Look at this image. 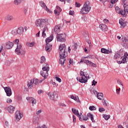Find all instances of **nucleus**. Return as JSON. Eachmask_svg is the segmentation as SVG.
I'll use <instances>...</instances> for the list:
<instances>
[{"instance_id": "nucleus-34", "label": "nucleus", "mask_w": 128, "mask_h": 128, "mask_svg": "<svg viewBox=\"0 0 128 128\" xmlns=\"http://www.w3.org/2000/svg\"><path fill=\"white\" fill-rule=\"evenodd\" d=\"M32 80H33V83L36 86H37V84H40V80H38V78H33Z\"/></svg>"}, {"instance_id": "nucleus-38", "label": "nucleus", "mask_w": 128, "mask_h": 128, "mask_svg": "<svg viewBox=\"0 0 128 128\" xmlns=\"http://www.w3.org/2000/svg\"><path fill=\"white\" fill-rule=\"evenodd\" d=\"M103 118L106 120H108L109 118H110V115H106V114H103Z\"/></svg>"}, {"instance_id": "nucleus-7", "label": "nucleus", "mask_w": 128, "mask_h": 128, "mask_svg": "<svg viewBox=\"0 0 128 128\" xmlns=\"http://www.w3.org/2000/svg\"><path fill=\"white\" fill-rule=\"evenodd\" d=\"M56 38L57 42H66V34H57Z\"/></svg>"}, {"instance_id": "nucleus-25", "label": "nucleus", "mask_w": 128, "mask_h": 128, "mask_svg": "<svg viewBox=\"0 0 128 128\" xmlns=\"http://www.w3.org/2000/svg\"><path fill=\"white\" fill-rule=\"evenodd\" d=\"M52 46L50 43H46V52H50L52 50Z\"/></svg>"}, {"instance_id": "nucleus-60", "label": "nucleus", "mask_w": 128, "mask_h": 128, "mask_svg": "<svg viewBox=\"0 0 128 128\" xmlns=\"http://www.w3.org/2000/svg\"><path fill=\"white\" fill-rule=\"evenodd\" d=\"M69 14H70V16H74V11L70 10Z\"/></svg>"}, {"instance_id": "nucleus-26", "label": "nucleus", "mask_w": 128, "mask_h": 128, "mask_svg": "<svg viewBox=\"0 0 128 128\" xmlns=\"http://www.w3.org/2000/svg\"><path fill=\"white\" fill-rule=\"evenodd\" d=\"M42 70L43 72H48L50 71V66H48V64H46V66L43 67Z\"/></svg>"}, {"instance_id": "nucleus-63", "label": "nucleus", "mask_w": 128, "mask_h": 128, "mask_svg": "<svg viewBox=\"0 0 128 128\" xmlns=\"http://www.w3.org/2000/svg\"><path fill=\"white\" fill-rule=\"evenodd\" d=\"M40 128H48V127L46 126V124H43L41 126H40Z\"/></svg>"}, {"instance_id": "nucleus-53", "label": "nucleus", "mask_w": 128, "mask_h": 128, "mask_svg": "<svg viewBox=\"0 0 128 128\" xmlns=\"http://www.w3.org/2000/svg\"><path fill=\"white\" fill-rule=\"evenodd\" d=\"M14 42L15 44H18L20 42V40H16L14 41Z\"/></svg>"}, {"instance_id": "nucleus-11", "label": "nucleus", "mask_w": 128, "mask_h": 128, "mask_svg": "<svg viewBox=\"0 0 128 128\" xmlns=\"http://www.w3.org/2000/svg\"><path fill=\"white\" fill-rule=\"evenodd\" d=\"M4 90H5V92L7 96H10L12 93V89L10 87H5L4 88Z\"/></svg>"}, {"instance_id": "nucleus-27", "label": "nucleus", "mask_w": 128, "mask_h": 128, "mask_svg": "<svg viewBox=\"0 0 128 128\" xmlns=\"http://www.w3.org/2000/svg\"><path fill=\"white\" fill-rule=\"evenodd\" d=\"M70 98L72 100H75L77 102H80V98H78V96H74L73 95H71L70 96Z\"/></svg>"}, {"instance_id": "nucleus-36", "label": "nucleus", "mask_w": 128, "mask_h": 128, "mask_svg": "<svg viewBox=\"0 0 128 128\" xmlns=\"http://www.w3.org/2000/svg\"><path fill=\"white\" fill-rule=\"evenodd\" d=\"M27 46H28L29 48H32L34 46V42H27L26 44Z\"/></svg>"}, {"instance_id": "nucleus-17", "label": "nucleus", "mask_w": 128, "mask_h": 128, "mask_svg": "<svg viewBox=\"0 0 128 128\" xmlns=\"http://www.w3.org/2000/svg\"><path fill=\"white\" fill-rule=\"evenodd\" d=\"M119 24H120V28H124L126 27V22H124V20L122 18H120L119 20Z\"/></svg>"}, {"instance_id": "nucleus-20", "label": "nucleus", "mask_w": 128, "mask_h": 128, "mask_svg": "<svg viewBox=\"0 0 128 128\" xmlns=\"http://www.w3.org/2000/svg\"><path fill=\"white\" fill-rule=\"evenodd\" d=\"M12 46H14V44L12 42L8 41L6 43V48L7 50H10V48H12Z\"/></svg>"}, {"instance_id": "nucleus-50", "label": "nucleus", "mask_w": 128, "mask_h": 128, "mask_svg": "<svg viewBox=\"0 0 128 128\" xmlns=\"http://www.w3.org/2000/svg\"><path fill=\"white\" fill-rule=\"evenodd\" d=\"M105 110H104V108H99L98 109V111L100 112H104Z\"/></svg>"}, {"instance_id": "nucleus-3", "label": "nucleus", "mask_w": 128, "mask_h": 128, "mask_svg": "<svg viewBox=\"0 0 128 128\" xmlns=\"http://www.w3.org/2000/svg\"><path fill=\"white\" fill-rule=\"evenodd\" d=\"M48 20L47 18H38L34 22V24L36 28H42L44 26V24H48Z\"/></svg>"}, {"instance_id": "nucleus-61", "label": "nucleus", "mask_w": 128, "mask_h": 128, "mask_svg": "<svg viewBox=\"0 0 128 128\" xmlns=\"http://www.w3.org/2000/svg\"><path fill=\"white\" fill-rule=\"evenodd\" d=\"M42 38H46V32H42Z\"/></svg>"}, {"instance_id": "nucleus-15", "label": "nucleus", "mask_w": 128, "mask_h": 128, "mask_svg": "<svg viewBox=\"0 0 128 128\" xmlns=\"http://www.w3.org/2000/svg\"><path fill=\"white\" fill-rule=\"evenodd\" d=\"M101 52L102 54H109L112 53V50H106V48H101Z\"/></svg>"}, {"instance_id": "nucleus-14", "label": "nucleus", "mask_w": 128, "mask_h": 128, "mask_svg": "<svg viewBox=\"0 0 128 128\" xmlns=\"http://www.w3.org/2000/svg\"><path fill=\"white\" fill-rule=\"evenodd\" d=\"M62 10V8H60V7L57 6H56V9L54 10V14H55L56 16H60Z\"/></svg>"}, {"instance_id": "nucleus-2", "label": "nucleus", "mask_w": 128, "mask_h": 128, "mask_svg": "<svg viewBox=\"0 0 128 128\" xmlns=\"http://www.w3.org/2000/svg\"><path fill=\"white\" fill-rule=\"evenodd\" d=\"M80 76L81 78H77V80H78L81 84H86L88 80H90V75H88V72L84 71H80Z\"/></svg>"}, {"instance_id": "nucleus-13", "label": "nucleus", "mask_w": 128, "mask_h": 128, "mask_svg": "<svg viewBox=\"0 0 128 128\" xmlns=\"http://www.w3.org/2000/svg\"><path fill=\"white\" fill-rule=\"evenodd\" d=\"M26 100H28V102H32V106L36 104V100L33 97H26Z\"/></svg>"}, {"instance_id": "nucleus-42", "label": "nucleus", "mask_w": 128, "mask_h": 128, "mask_svg": "<svg viewBox=\"0 0 128 128\" xmlns=\"http://www.w3.org/2000/svg\"><path fill=\"white\" fill-rule=\"evenodd\" d=\"M12 34L14 36H16V34H18V30H14L12 31Z\"/></svg>"}, {"instance_id": "nucleus-8", "label": "nucleus", "mask_w": 128, "mask_h": 128, "mask_svg": "<svg viewBox=\"0 0 128 128\" xmlns=\"http://www.w3.org/2000/svg\"><path fill=\"white\" fill-rule=\"evenodd\" d=\"M22 116V113L20 112L19 110H17L16 112V122H20V120Z\"/></svg>"}, {"instance_id": "nucleus-23", "label": "nucleus", "mask_w": 128, "mask_h": 128, "mask_svg": "<svg viewBox=\"0 0 128 128\" xmlns=\"http://www.w3.org/2000/svg\"><path fill=\"white\" fill-rule=\"evenodd\" d=\"M16 30L18 34H24V27L21 26L19 27Z\"/></svg>"}, {"instance_id": "nucleus-48", "label": "nucleus", "mask_w": 128, "mask_h": 128, "mask_svg": "<svg viewBox=\"0 0 128 128\" xmlns=\"http://www.w3.org/2000/svg\"><path fill=\"white\" fill-rule=\"evenodd\" d=\"M12 102V99L10 98H7V100H6L7 104H10V102Z\"/></svg>"}, {"instance_id": "nucleus-35", "label": "nucleus", "mask_w": 128, "mask_h": 128, "mask_svg": "<svg viewBox=\"0 0 128 128\" xmlns=\"http://www.w3.org/2000/svg\"><path fill=\"white\" fill-rule=\"evenodd\" d=\"M119 58H122L120 56V52H117L115 53V54L114 56V58L118 59Z\"/></svg>"}, {"instance_id": "nucleus-55", "label": "nucleus", "mask_w": 128, "mask_h": 128, "mask_svg": "<svg viewBox=\"0 0 128 128\" xmlns=\"http://www.w3.org/2000/svg\"><path fill=\"white\" fill-rule=\"evenodd\" d=\"M116 94H119L120 92V88H116Z\"/></svg>"}, {"instance_id": "nucleus-46", "label": "nucleus", "mask_w": 128, "mask_h": 128, "mask_svg": "<svg viewBox=\"0 0 128 128\" xmlns=\"http://www.w3.org/2000/svg\"><path fill=\"white\" fill-rule=\"evenodd\" d=\"M58 105L59 106H63L64 108H66V104L62 102L58 103Z\"/></svg>"}, {"instance_id": "nucleus-43", "label": "nucleus", "mask_w": 128, "mask_h": 128, "mask_svg": "<svg viewBox=\"0 0 128 128\" xmlns=\"http://www.w3.org/2000/svg\"><path fill=\"white\" fill-rule=\"evenodd\" d=\"M119 54L120 55L121 58H122V56H124V50L121 49L120 52H118Z\"/></svg>"}, {"instance_id": "nucleus-45", "label": "nucleus", "mask_w": 128, "mask_h": 128, "mask_svg": "<svg viewBox=\"0 0 128 128\" xmlns=\"http://www.w3.org/2000/svg\"><path fill=\"white\" fill-rule=\"evenodd\" d=\"M89 110H96V108L94 107V106H90L89 107Z\"/></svg>"}, {"instance_id": "nucleus-52", "label": "nucleus", "mask_w": 128, "mask_h": 128, "mask_svg": "<svg viewBox=\"0 0 128 128\" xmlns=\"http://www.w3.org/2000/svg\"><path fill=\"white\" fill-rule=\"evenodd\" d=\"M75 6H76V8H80V4L78 3V2H76L75 3Z\"/></svg>"}, {"instance_id": "nucleus-12", "label": "nucleus", "mask_w": 128, "mask_h": 128, "mask_svg": "<svg viewBox=\"0 0 128 128\" xmlns=\"http://www.w3.org/2000/svg\"><path fill=\"white\" fill-rule=\"evenodd\" d=\"M84 64H86L87 66H93L94 68H96V65L94 63L86 60H84Z\"/></svg>"}, {"instance_id": "nucleus-56", "label": "nucleus", "mask_w": 128, "mask_h": 128, "mask_svg": "<svg viewBox=\"0 0 128 128\" xmlns=\"http://www.w3.org/2000/svg\"><path fill=\"white\" fill-rule=\"evenodd\" d=\"M52 86H54V88H56V86H58V84L56 83V82H52Z\"/></svg>"}, {"instance_id": "nucleus-51", "label": "nucleus", "mask_w": 128, "mask_h": 128, "mask_svg": "<svg viewBox=\"0 0 128 128\" xmlns=\"http://www.w3.org/2000/svg\"><path fill=\"white\" fill-rule=\"evenodd\" d=\"M46 30H48V26H45L42 30V32H46Z\"/></svg>"}, {"instance_id": "nucleus-37", "label": "nucleus", "mask_w": 128, "mask_h": 128, "mask_svg": "<svg viewBox=\"0 0 128 128\" xmlns=\"http://www.w3.org/2000/svg\"><path fill=\"white\" fill-rule=\"evenodd\" d=\"M33 124H38V118L35 117L33 118Z\"/></svg>"}, {"instance_id": "nucleus-29", "label": "nucleus", "mask_w": 128, "mask_h": 128, "mask_svg": "<svg viewBox=\"0 0 128 128\" xmlns=\"http://www.w3.org/2000/svg\"><path fill=\"white\" fill-rule=\"evenodd\" d=\"M5 19L6 20H9L10 22L14 20V17L10 14H8L6 16Z\"/></svg>"}, {"instance_id": "nucleus-47", "label": "nucleus", "mask_w": 128, "mask_h": 128, "mask_svg": "<svg viewBox=\"0 0 128 128\" xmlns=\"http://www.w3.org/2000/svg\"><path fill=\"white\" fill-rule=\"evenodd\" d=\"M55 78H56V80L57 82H62V79H60V78L58 76H56Z\"/></svg>"}, {"instance_id": "nucleus-44", "label": "nucleus", "mask_w": 128, "mask_h": 128, "mask_svg": "<svg viewBox=\"0 0 128 128\" xmlns=\"http://www.w3.org/2000/svg\"><path fill=\"white\" fill-rule=\"evenodd\" d=\"M110 0L112 4H114L115 2H118V0H108L107 2H110Z\"/></svg>"}, {"instance_id": "nucleus-5", "label": "nucleus", "mask_w": 128, "mask_h": 128, "mask_svg": "<svg viewBox=\"0 0 128 128\" xmlns=\"http://www.w3.org/2000/svg\"><path fill=\"white\" fill-rule=\"evenodd\" d=\"M15 53L18 56H20V54H25L26 50L22 49V46L20 44H18L15 50Z\"/></svg>"}, {"instance_id": "nucleus-21", "label": "nucleus", "mask_w": 128, "mask_h": 128, "mask_svg": "<svg viewBox=\"0 0 128 128\" xmlns=\"http://www.w3.org/2000/svg\"><path fill=\"white\" fill-rule=\"evenodd\" d=\"M100 28L102 32H106V30H108V26L105 24H100Z\"/></svg>"}, {"instance_id": "nucleus-54", "label": "nucleus", "mask_w": 128, "mask_h": 128, "mask_svg": "<svg viewBox=\"0 0 128 128\" xmlns=\"http://www.w3.org/2000/svg\"><path fill=\"white\" fill-rule=\"evenodd\" d=\"M103 22L104 24H108V22H110V21H108V19H104Z\"/></svg>"}, {"instance_id": "nucleus-64", "label": "nucleus", "mask_w": 128, "mask_h": 128, "mask_svg": "<svg viewBox=\"0 0 128 128\" xmlns=\"http://www.w3.org/2000/svg\"><path fill=\"white\" fill-rule=\"evenodd\" d=\"M124 42H125V43L126 44H128V39L124 38Z\"/></svg>"}, {"instance_id": "nucleus-32", "label": "nucleus", "mask_w": 128, "mask_h": 128, "mask_svg": "<svg viewBox=\"0 0 128 128\" xmlns=\"http://www.w3.org/2000/svg\"><path fill=\"white\" fill-rule=\"evenodd\" d=\"M60 25L56 26L54 28V32L56 33L60 32Z\"/></svg>"}, {"instance_id": "nucleus-9", "label": "nucleus", "mask_w": 128, "mask_h": 128, "mask_svg": "<svg viewBox=\"0 0 128 128\" xmlns=\"http://www.w3.org/2000/svg\"><path fill=\"white\" fill-rule=\"evenodd\" d=\"M115 10L117 14H122V16H124L125 18H126V16H128V14L124 13V12L122 10H120V8H118V6H116L115 8Z\"/></svg>"}, {"instance_id": "nucleus-58", "label": "nucleus", "mask_w": 128, "mask_h": 128, "mask_svg": "<svg viewBox=\"0 0 128 128\" xmlns=\"http://www.w3.org/2000/svg\"><path fill=\"white\" fill-rule=\"evenodd\" d=\"M117 82L118 84H120L122 86H123L124 85H122V81L120 80H118Z\"/></svg>"}, {"instance_id": "nucleus-1", "label": "nucleus", "mask_w": 128, "mask_h": 128, "mask_svg": "<svg viewBox=\"0 0 128 128\" xmlns=\"http://www.w3.org/2000/svg\"><path fill=\"white\" fill-rule=\"evenodd\" d=\"M66 44H62L59 46L60 50V58L59 60V62L60 64H62L63 68H64V62H66Z\"/></svg>"}, {"instance_id": "nucleus-19", "label": "nucleus", "mask_w": 128, "mask_h": 128, "mask_svg": "<svg viewBox=\"0 0 128 128\" xmlns=\"http://www.w3.org/2000/svg\"><path fill=\"white\" fill-rule=\"evenodd\" d=\"M55 92H47L48 96H49L51 100H54V94Z\"/></svg>"}, {"instance_id": "nucleus-62", "label": "nucleus", "mask_w": 128, "mask_h": 128, "mask_svg": "<svg viewBox=\"0 0 128 128\" xmlns=\"http://www.w3.org/2000/svg\"><path fill=\"white\" fill-rule=\"evenodd\" d=\"M72 120L74 122H76V116H74V115L72 116Z\"/></svg>"}, {"instance_id": "nucleus-28", "label": "nucleus", "mask_w": 128, "mask_h": 128, "mask_svg": "<svg viewBox=\"0 0 128 128\" xmlns=\"http://www.w3.org/2000/svg\"><path fill=\"white\" fill-rule=\"evenodd\" d=\"M33 84H34V81L32 80H29L28 84V88L29 89L32 88L34 86Z\"/></svg>"}, {"instance_id": "nucleus-41", "label": "nucleus", "mask_w": 128, "mask_h": 128, "mask_svg": "<svg viewBox=\"0 0 128 128\" xmlns=\"http://www.w3.org/2000/svg\"><path fill=\"white\" fill-rule=\"evenodd\" d=\"M46 62V57L42 56L41 57L40 64H44Z\"/></svg>"}, {"instance_id": "nucleus-18", "label": "nucleus", "mask_w": 128, "mask_h": 128, "mask_svg": "<svg viewBox=\"0 0 128 128\" xmlns=\"http://www.w3.org/2000/svg\"><path fill=\"white\" fill-rule=\"evenodd\" d=\"M40 74L44 78V80L48 78V72L46 71H40Z\"/></svg>"}, {"instance_id": "nucleus-10", "label": "nucleus", "mask_w": 128, "mask_h": 128, "mask_svg": "<svg viewBox=\"0 0 128 128\" xmlns=\"http://www.w3.org/2000/svg\"><path fill=\"white\" fill-rule=\"evenodd\" d=\"M72 110L73 114H75V116H78L80 120V122H82V117H80V113L78 112V110H77L76 108H72Z\"/></svg>"}, {"instance_id": "nucleus-30", "label": "nucleus", "mask_w": 128, "mask_h": 128, "mask_svg": "<svg viewBox=\"0 0 128 128\" xmlns=\"http://www.w3.org/2000/svg\"><path fill=\"white\" fill-rule=\"evenodd\" d=\"M97 98L100 100H104V94L102 93H98L97 94Z\"/></svg>"}, {"instance_id": "nucleus-39", "label": "nucleus", "mask_w": 128, "mask_h": 128, "mask_svg": "<svg viewBox=\"0 0 128 128\" xmlns=\"http://www.w3.org/2000/svg\"><path fill=\"white\" fill-rule=\"evenodd\" d=\"M14 4H20V2H22V0H14Z\"/></svg>"}, {"instance_id": "nucleus-40", "label": "nucleus", "mask_w": 128, "mask_h": 128, "mask_svg": "<svg viewBox=\"0 0 128 128\" xmlns=\"http://www.w3.org/2000/svg\"><path fill=\"white\" fill-rule=\"evenodd\" d=\"M76 48H78V44L75 43L72 46V50H76Z\"/></svg>"}, {"instance_id": "nucleus-33", "label": "nucleus", "mask_w": 128, "mask_h": 128, "mask_svg": "<svg viewBox=\"0 0 128 128\" xmlns=\"http://www.w3.org/2000/svg\"><path fill=\"white\" fill-rule=\"evenodd\" d=\"M124 14H126V12H127L128 14V4H124Z\"/></svg>"}, {"instance_id": "nucleus-24", "label": "nucleus", "mask_w": 128, "mask_h": 128, "mask_svg": "<svg viewBox=\"0 0 128 128\" xmlns=\"http://www.w3.org/2000/svg\"><path fill=\"white\" fill-rule=\"evenodd\" d=\"M122 58V60L120 61H117L118 64H126L128 62V61L126 60V57H122L121 58Z\"/></svg>"}, {"instance_id": "nucleus-31", "label": "nucleus", "mask_w": 128, "mask_h": 128, "mask_svg": "<svg viewBox=\"0 0 128 128\" xmlns=\"http://www.w3.org/2000/svg\"><path fill=\"white\" fill-rule=\"evenodd\" d=\"M40 6L41 8H42L44 10H46L48 7L46 6V5L44 4V2L42 1H41L40 2Z\"/></svg>"}, {"instance_id": "nucleus-57", "label": "nucleus", "mask_w": 128, "mask_h": 128, "mask_svg": "<svg viewBox=\"0 0 128 128\" xmlns=\"http://www.w3.org/2000/svg\"><path fill=\"white\" fill-rule=\"evenodd\" d=\"M44 90H38V94H44Z\"/></svg>"}, {"instance_id": "nucleus-59", "label": "nucleus", "mask_w": 128, "mask_h": 128, "mask_svg": "<svg viewBox=\"0 0 128 128\" xmlns=\"http://www.w3.org/2000/svg\"><path fill=\"white\" fill-rule=\"evenodd\" d=\"M23 12L26 14V12H28V8H23Z\"/></svg>"}, {"instance_id": "nucleus-49", "label": "nucleus", "mask_w": 128, "mask_h": 128, "mask_svg": "<svg viewBox=\"0 0 128 128\" xmlns=\"http://www.w3.org/2000/svg\"><path fill=\"white\" fill-rule=\"evenodd\" d=\"M45 10H46L47 12H49V14H52V11L48 8V7L45 9Z\"/></svg>"}, {"instance_id": "nucleus-6", "label": "nucleus", "mask_w": 128, "mask_h": 128, "mask_svg": "<svg viewBox=\"0 0 128 128\" xmlns=\"http://www.w3.org/2000/svg\"><path fill=\"white\" fill-rule=\"evenodd\" d=\"M80 118L82 120H88V118H90L92 122H94V115L90 113H88L87 114V116L84 115H82L80 116Z\"/></svg>"}, {"instance_id": "nucleus-4", "label": "nucleus", "mask_w": 128, "mask_h": 128, "mask_svg": "<svg viewBox=\"0 0 128 128\" xmlns=\"http://www.w3.org/2000/svg\"><path fill=\"white\" fill-rule=\"evenodd\" d=\"M90 2L87 1L85 2L82 8L81 9L80 12L82 14H88L90 10Z\"/></svg>"}, {"instance_id": "nucleus-16", "label": "nucleus", "mask_w": 128, "mask_h": 128, "mask_svg": "<svg viewBox=\"0 0 128 128\" xmlns=\"http://www.w3.org/2000/svg\"><path fill=\"white\" fill-rule=\"evenodd\" d=\"M6 110H8V112L10 114H12V112H14V111L16 110V108H14V106H10L8 107H6Z\"/></svg>"}, {"instance_id": "nucleus-22", "label": "nucleus", "mask_w": 128, "mask_h": 128, "mask_svg": "<svg viewBox=\"0 0 128 128\" xmlns=\"http://www.w3.org/2000/svg\"><path fill=\"white\" fill-rule=\"evenodd\" d=\"M54 40V34H51L50 36L46 39V44H50Z\"/></svg>"}]
</instances>
